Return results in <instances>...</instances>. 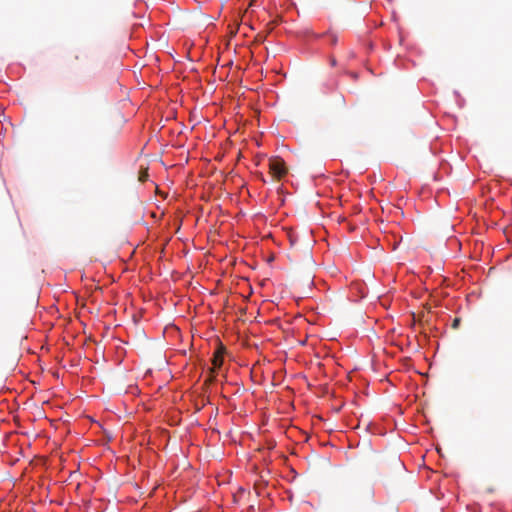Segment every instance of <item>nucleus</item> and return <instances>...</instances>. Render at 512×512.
I'll return each mask as SVG.
<instances>
[{
    "mask_svg": "<svg viewBox=\"0 0 512 512\" xmlns=\"http://www.w3.org/2000/svg\"><path fill=\"white\" fill-rule=\"evenodd\" d=\"M269 172L272 178L280 181L287 174V167L284 159L272 157L269 159Z\"/></svg>",
    "mask_w": 512,
    "mask_h": 512,
    "instance_id": "nucleus-1",
    "label": "nucleus"
},
{
    "mask_svg": "<svg viewBox=\"0 0 512 512\" xmlns=\"http://www.w3.org/2000/svg\"><path fill=\"white\" fill-rule=\"evenodd\" d=\"M222 364H223L222 353L220 351H217L213 355V359H212L213 367L210 369L211 376L208 379L209 382L213 381V379H214L213 374L215 373V370L220 368L222 366Z\"/></svg>",
    "mask_w": 512,
    "mask_h": 512,
    "instance_id": "nucleus-2",
    "label": "nucleus"
},
{
    "mask_svg": "<svg viewBox=\"0 0 512 512\" xmlns=\"http://www.w3.org/2000/svg\"><path fill=\"white\" fill-rule=\"evenodd\" d=\"M264 486H265L264 483L261 481L254 483V490L258 496L262 495Z\"/></svg>",
    "mask_w": 512,
    "mask_h": 512,
    "instance_id": "nucleus-3",
    "label": "nucleus"
},
{
    "mask_svg": "<svg viewBox=\"0 0 512 512\" xmlns=\"http://www.w3.org/2000/svg\"><path fill=\"white\" fill-rule=\"evenodd\" d=\"M283 189H284V185L281 184L279 186L278 190H279V199H280L282 204L285 202V196H284V190Z\"/></svg>",
    "mask_w": 512,
    "mask_h": 512,
    "instance_id": "nucleus-4",
    "label": "nucleus"
},
{
    "mask_svg": "<svg viewBox=\"0 0 512 512\" xmlns=\"http://www.w3.org/2000/svg\"><path fill=\"white\" fill-rule=\"evenodd\" d=\"M459 324H460V319L456 318V319H454V321H453L452 327H453V328H456V327H458V326H459Z\"/></svg>",
    "mask_w": 512,
    "mask_h": 512,
    "instance_id": "nucleus-5",
    "label": "nucleus"
},
{
    "mask_svg": "<svg viewBox=\"0 0 512 512\" xmlns=\"http://www.w3.org/2000/svg\"><path fill=\"white\" fill-rule=\"evenodd\" d=\"M289 243H290V247L293 246V236H292V233L290 232V240H289Z\"/></svg>",
    "mask_w": 512,
    "mask_h": 512,
    "instance_id": "nucleus-6",
    "label": "nucleus"
},
{
    "mask_svg": "<svg viewBox=\"0 0 512 512\" xmlns=\"http://www.w3.org/2000/svg\"><path fill=\"white\" fill-rule=\"evenodd\" d=\"M310 285H311V277L309 276L308 280H307V287H308V289H310Z\"/></svg>",
    "mask_w": 512,
    "mask_h": 512,
    "instance_id": "nucleus-7",
    "label": "nucleus"
},
{
    "mask_svg": "<svg viewBox=\"0 0 512 512\" xmlns=\"http://www.w3.org/2000/svg\"><path fill=\"white\" fill-rule=\"evenodd\" d=\"M293 298L296 299L297 301L301 298H303L302 296H298L296 295L295 293H293Z\"/></svg>",
    "mask_w": 512,
    "mask_h": 512,
    "instance_id": "nucleus-8",
    "label": "nucleus"
},
{
    "mask_svg": "<svg viewBox=\"0 0 512 512\" xmlns=\"http://www.w3.org/2000/svg\"><path fill=\"white\" fill-rule=\"evenodd\" d=\"M306 341V338H304L303 340H298V345H303Z\"/></svg>",
    "mask_w": 512,
    "mask_h": 512,
    "instance_id": "nucleus-9",
    "label": "nucleus"
},
{
    "mask_svg": "<svg viewBox=\"0 0 512 512\" xmlns=\"http://www.w3.org/2000/svg\"><path fill=\"white\" fill-rule=\"evenodd\" d=\"M297 285H298V281L294 280L293 281V288H294V290L296 289Z\"/></svg>",
    "mask_w": 512,
    "mask_h": 512,
    "instance_id": "nucleus-10",
    "label": "nucleus"
},
{
    "mask_svg": "<svg viewBox=\"0 0 512 512\" xmlns=\"http://www.w3.org/2000/svg\"><path fill=\"white\" fill-rule=\"evenodd\" d=\"M289 472H290V473H295V470H294L293 468H291V467H290Z\"/></svg>",
    "mask_w": 512,
    "mask_h": 512,
    "instance_id": "nucleus-11",
    "label": "nucleus"
},
{
    "mask_svg": "<svg viewBox=\"0 0 512 512\" xmlns=\"http://www.w3.org/2000/svg\"><path fill=\"white\" fill-rule=\"evenodd\" d=\"M306 254H307L308 258H309V259H311L310 252H309V251H307V252H306Z\"/></svg>",
    "mask_w": 512,
    "mask_h": 512,
    "instance_id": "nucleus-12",
    "label": "nucleus"
},
{
    "mask_svg": "<svg viewBox=\"0 0 512 512\" xmlns=\"http://www.w3.org/2000/svg\"><path fill=\"white\" fill-rule=\"evenodd\" d=\"M296 319H302V316L300 314H297Z\"/></svg>",
    "mask_w": 512,
    "mask_h": 512,
    "instance_id": "nucleus-13",
    "label": "nucleus"
},
{
    "mask_svg": "<svg viewBox=\"0 0 512 512\" xmlns=\"http://www.w3.org/2000/svg\"><path fill=\"white\" fill-rule=\"evenodd\" d=\"M75 59H76V60H79V59H80V56H79V55H75Z\"/></svg>",
    "mask_w": 512,
    "mask_h": 512,
    "instance_id": "nucleus-14",
    "label": "nucleus"
},
{
    "mask_svg": "<svg viewBox=\"0 0 512 512\" xmlns=\"http://www.w3.org/2000/svg\"><path fill=\"white\" fill-rule=\"evenodd\" d=\"M293 429L296 431V432H299L298 428L297 427H293Z\"/></svg>",
    "mask_w": 512,
    "mask_h": 512,
    "instance_id": "nucleus-15",
    "label": "nucleus"
}]
</instances>
